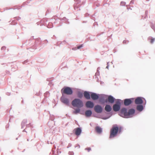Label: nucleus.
<instances>
[{
    "label": "nucleus",
    "instance_id": "nucleus-18",
    "mask_svg": "<svg viewBox=\"0 0 155 155\" xmlns=\"http://www.w3.org/2000/svg\"><path fill=\"white\" fill-rule=\"evenodd\" d=\"M137 109L138 110L141 111L143 109V106L142 105H138L137 106Z\"/></svg>",
    "mask_w": 155,
    "mask_h": 155
},
{
    "label": "nucleus",
    "instance_id": "nucleus-14",
    "mask_svg": "<svg viewBox=\"0 0 155 155\" xmlns=\"http://www.w3.org/2000/svg\"><path fill=\"white\" fill-rule=\"evenodd\" d=\"M135 112V110L134 109H130L128 112H127L128 117H129L131 115L133 114Z\"/></svg>",
    "mask_w": 155,
    "mask_h": 155
},
{
    "label": "nucleus",
    "instance_id": "nucleus-8",
    "mask_svg": "<svg viewBox=\"0 0 155 155\" xmlns=\"http://www.w3.org/2000/svg\"><path fill=\"white\" fill-rule=\"evenodd\" d=\"M86 106L87 108H92L94 107L93 103L90 101H88L86 103Z\"/></svg>",
    "mask_w": 155,
    "mask_h": 155
},
{
    "label": "nucleus",
    "instance_id": "nucleus-23",
    "mask_svg": "<svg viewBox=\"0 0 155 155\" xmlns=\"http://www.w3.org/2000/svg\"><path fill=\"white\" fill-rule=\"evenodd\" d=\"M93 100H96L98 99L99 97H92Z\"/></svg>",
    "mask_w": 155,
    "mask_h": 155
},
{
    "label": "nucleus",
    "instance_id": "nucleus-20",
    "mask_svg": "<svg viewBox=\"0 0 155 155\" xmlns=\"http://www.w3.org/2000/svg\"><path fill=\"white\" fill-rule=\"evenodd\" d=\"M80 110L79 109H76L74 111H73V114H76L79 113L80 111Z\"/></svg>",
    "mask_w": 155,
    "mask_h": 155
},
{
    "label": "nucleus",
    "instance_id": "nucleus-3",
    "mask_svg": "<svg viewBox=\"0 0 155 155\" xmlns=\"http://www.w3.org/2000/svg\"><path fill=\"white\" fill-rule=\"evenodd\" d=\"M72 104L74 107L81 108L83 106L82 102L80 99H75L72 102Z\"/></svg>",
    "mask_w": 155,
    "mask_h": 155
},
{
    "label": "nucleus",
    "instance_id": "nucleus-4",
    "mask_svg": "<svg viewBox=\"0 0 155 155\" xmlns=\"http://www.w3.org/2000/svg\"><path fill=\"white\" fill-rule=\"evenodd\" d=\"M61 92L62 94L71 95L73 93V91L71 88L67 87H63L61 90Z\"/></svg>",
    "mask_w": 155,
    "mask_h": 155
},
{
    "label": "nucleus",
    "instance_id": "nucleus-25",
    "mask_svg": "<svg viewBox=\"0 0 155 155\" xmlns=\"http://www.w3.org/2000/svg\"><path fill=\"white\" fill-rule=\"evenodd\" d=\"M46 94H49V93H48V92H47V93H46L45 94V96H46Z\"/></svg>",
    "mask_w": 155,
    "mask_h": 155
},
{
    "label": "nucleus",
    "instance_id": "nucleus-12",
    "mask_svg": "<svg viewBox=\"0 0 155 155\" xmlns=\"http://www.w3.org/2000/svg\"><path fill=\"white\" fill-rule=\"evenodd\" d=\"M135 102L136 104H141L143 103V101L140 97H137L135 99Z\"/></svg>",
    "mask_w": 155,
    "mask_h": 155
},
{
    "label": "nucleus",
    "instance_id": "nucleus-16",
    "mask_svg": "<svg viewBox=\"0 0 155 155\" xmlns=\"http://www.w3.org/2000/svg\"><path fill=\"white\" fill-rule=\"evenodd\" d=\"M85 115L86 117H89L91 116L92 113L91 110H87L85 112Z\"/></svg>",
    "mask_w": 155,
    "mask_h": 155
},
{
    "label": "nucleus",
    "instance_id": "nucleus-13",
    "mask_svg": "<svg viewBox=\"0 0 155 155\" xmlns=\"http://www.w3.org/2000/svg\"><path fill=\"white\" fill-rule=\"evenodd\" d=\"M74 130L75 134L77 136L80 135L81 131V130L80 128H77L75 129Z\"/></svg>",
    "mask_w": 155,
    "mask_h": 155
},
{
    "label": "nucleus",
    "instance_id": "nucleus-24",
    "mask_svg": "<svg viewBox=\"0 0 155 155\" xmlns=\"http://www.w3.org/2000/svg\"><path fill=\"white\" fill-rule=\"evenodd\" d=\"M86 150H87L88 151H89L91 150V148H87L86 149Z\"/></svg>",
    "mask_w": 155,
    "mask_h": 155
},
{
    "label": "nucleus",
    "instance_id": "nucleus-5",
    "mask_svg": "<svg viewBox=\"0 0 155 155\" xmlns=\"http://www.w3.org/2000/svg\"><path fill=\"white\" fill-rule=\"evenodd\" d=\"M104 97H101L100 99V102L102 104H104L105 103H107L108 102L110 103H113L114 101V97H108V99L104 100Z\"/></svg>",
    "mask_w": 155,
    "mask_h": 155
},
{
    "label": "nucleus",
    "instance_id": "nucleus-27",
    "mask_svg": "<svg viewBox=\"0 0 155 155\" xmlns=\"http://www.w3.org/2000/svg\"><path fill=\"white\" fill-rule=\"evenodd\" d=\"M108 68V66H107V67H106V68Z\"/></svg>",
    "mask_w": 155,
    "mask_h": 155
},
{
    "label": "nucleus",
    "instance_id": "nucleus-17",
    "mask_svg": "<svg viewBox=\"0 0 155 155\" xmlns=\"http://www.w3.org/2000/svg\"><path fill=\"white\" fill-rule=\"evenodd\" d=\"M95 130L98 133L100 134L102 132V129L99 126H97L95 127Z\"/></svg>",
    "mask_w": 155,
    "mask_h": 155
},
{
    "label": "nucleus",
    "instance_id": "nucleus-6",
    "mask_svg": "<svg viewBox=\"0 0 155 155\" xmlns=\"http://www.w3.org/2000/svg\"><path fill=\"white\" fill-rule=\"evenodd\" d=\"M120 103H117V104L113 105V108L114 111H118L120 109Z\"/></svg>",
    "mask_w": 155,
    "mask_h": 155
},
{
    "label": "nucleus",
    "instance_id": "nucleus-19",
    "mask_svg": "<svg viewBox=\"0 0 155 155\" xmlns=\"http://www.w3.org/2000/svg\"><path fill=\"white\" fill-rule=\"evenodd\" d=\"M148 39L150 40V43L152 44L154 41L155 39L154 38H153L151 37H150L148 38Z\"/></svg>",
    "mask_w": 155,
    "mask_h": 155
},
{
    "label": "nucleus",
    "instance_id": "nucleus-22",
    "mask_svg": "<svg viewBox=\"0 0 155 155\" xmlns=\"http://www.w3.org/2000/svg\"><path fill=\"white\" fill-rule=\"evenodd\" d=\"M82 46H83V45H80V46H78V47H77V48H78V49H80V48H81V47H82Z\"/></svg>",
    "mask_w": 155,
    "mask_h": 155
},
{
    "label": "nucleus",
    "instance_id": "nucleus-26",
    "mask_svg": "<svg viewBox=\"0 0 155 155\" xmlns=\"http://www.w3.org/2000/svg\"><path fill=\"white\" fill-rule=\"evenodd\" d=\"M86 98H87V99H90V97H86Z\"/></svg>",
    "mask_w": 155,
    "mask_h": 155
},
{
    "label": "nucleus",
    "instance_id": "nucleus-10",
    "mask_svg": "<svg viewBox=\"0 0 155 155\" xmlns=\"http://www.w3.org/2000/svg\"><path fill=\"white\" fill-rule=\"evenodd\" d=\"M61 101L63 103L68 105L69 103V101L67 97H61Z\"/></svg>",
    "mask_w": 155,
    "mask_h": 155
},
{
    "label": "nucleus",
    "instance_id": "nucleus-2",
    "mask_svg": "<svg viewBox=\"0 0 155 155\" xmlns=\"http://www.w3.org/2000/svg\"><path fill=\"white\" fill-rule=\"evenodd\" d=\"M83 94L84 97H112L111 95L108 96L104 94H97L87 91H84Z\"/></svg>",
    "mask_w": 155,
    "mask_h": 155
},
{
    "label": "nucleus",
    "instance_id": "nucleus-15",
    "mask_svg": "<svg viewBox=\"0 0 155 155\" xmlns=\"http://www.w3.org/2000/svg\"><path fill=\"white\" fill-rule=\"evenodd\" d=\"M111 108L109 105H106L105 107V110L108 112H110L111 110Z\"/></svg>",
    "mask_w": 155,
    "mask_h": 155
},
{
    "label": "nucleus",
    "instance_id": "nucleus-11",
    "mask_svg": "<svg viewBox=\"0 0 155 155\" xmlns=\"http://www.w3.org/2000/svg\"><path fill=\"white\" fill-rule=\"evenodd\" d=\"M132 103L131 100L130 99H126L124 101V104L126 106H128Z\"/></svg>",
    "mask_w": 155,
    "mask_h": 155
},
{
    "label": "nucleus",
    "instance_id": "nucleus-21",
    "mask_svg": "<svg viewBox=\"0 0 155 155\" xmlns=\"http://www.w3.org/2000/svg\"><path fill=\"white\" fill-rule=\"evenodd\" d=\"M78 94L81 96H83V92H78Z\"/></svg>",
    "mask_w": 155,
    "mask_h": 155
},
{
    "label": "nucleus",
    "instance_id": "nucleus-9",
    "mask_svg": "<svg viewBox=\"0 0 155 155\" xmlns=\"http://www.w3.org/2000/svg\"><path fill=\"white\" fill-rule=\"evenodd\" d=\"M121 114L123 115L125 117H127L128 114L127 110L125 108H123L121 110Z\"/></svg>",
    "mask_w": 155,
    "mask_h": 155
},
{
    "label": "nucleus",
    "instance_id": "nucleus-1",
    "mask_svg": "<svg viewBox=\"0 0 155 155\" xmlns=\"http://www.w3.org/2000/svg\"><path fill=\"white\" fill-rule=\"evenodd\" d=\"M121 127H118L117 125H113L110 130L109 138L111 139L116 136L118 132H121Z\"/></svg>",
    "mask_w": 155,
    "mask_h": 155
},
{
    "label": "nucleus",
    "instance_id": "nucleus-7",
    "mask_svg": "<svg viewBox=\"0 0 155 155\" xmlns=\"http://www.w3.org/2000/svg\"><path fill=\"white\" fill-rule=\"evenodd\" d=\"M94 110L96 112L100 113L102 112V108L101 106L97 105L94 107Z\"/></svg>",
    "mask_w": 155,
    "mask_h": 155
}]
</instances>
